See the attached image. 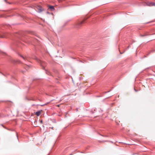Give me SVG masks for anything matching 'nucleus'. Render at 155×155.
Masks as SVG:
<instances>
[{"label": "nucleus", "instance_id": "obj_1", "mask_svg": "<svg viewBox=\"0 0 155 155\" xmlns=\"http://www.w3.org/2000/svg\"><path fill=\"white\" fill-rule=\"evenodd\" d=\"M145 5L150 6H155V3L151 2H147L145 3Z\"/></svg>", "mask_w": 155, "mask_h": 155}, {"label": "nucleus", "instance_id": "obj_2", "mask_svg": "<svg viewBox=\"0 0 155 155\" xmlns=\"http://www.w3.org/2000/svg\"><path fill=\"white\" fill-rule=\"evenodd\" d=\"M7 35H8V34L6 33H4L3 34H0V38H6L7 37Z\"/></svg>", "mask_w": 155, "mask_h": 155}, {"label": "nucleus", "instance_id": "obj_3", "mask_svg": "<svg viewBox=\"0 0 155 155\" xmlns=\"http://www.w3.org/2000/svg\"><path fill=\"white\" fill-rule=\"evenodd\" d=\"M48 9L51 11H54L55 10L54 6H49Z\"/></svg>", "mask_w": 155, "mask_h": 155}, {"label": "nucleus", "instance_id": "obj_4", "mask_svg": "<svg viewBox=\"0 0 155 155\" xmlns=\"http://www.w3.org/2000/svg\"><path fill=\"white\" fill-rule=\"evenodd\" d=\"M84 21H81L79 22L77 26H77V27L78 28H79V27H80L81 26V25L82 24H83L84 23Z\"/></svg>", "mask_w": 155, "mask_h": 155}, {"label": "nucleus", "instance_id": "obj_5", "mask_svg": "<svg viewBox=\"0 0 155 155\" xmlns=\"http://www.w3.org/2000/svg\"><path fill=\"white\" fill-rule=\"evenodd\" d=\"M41 114V111H38L36 112L35 114L38 116H39Z\"/></svg>", "mask_w": 155, "mask_h": 155}, {"label": "nucleus", "instance_id": "obj_6", "mask_svg": "<svg viewBox=\"0 0 155 155\" xmlns=\"http://www.w3.org/2000/svg\"><path fill=\"white\" fill-rule=\"evenodd\" d=\"M40 62L41 63V65L43 67V66L45 65V62L44 61H40Z\"/></svg>", "mask_w": 155, "mask_h": 155}, {"label": "nucleus", "instance_id": "obj_7", "mask_svg": "<svg viewBox=\"0 0 155 155\" xmlns=\"http://www.w3.org/2000/svg\"><path fill=\"white\" fill-rule=\"evenodd\" d=\"M42 11L43 10H42V9L41 8V7H40L38 9V12H42Z\"/></svg>", "mask_w": 155, "mask_h": 155}, {"label": "nucleus", "instance_id": "obj_8", "mask_svg": "<svg viewBox=\"0 0 155 155\" xmlns=\"http://www.w3.org/2000/svg\"><path fill=\"white\" fill-rule=\"evenodd\" d=\"M21 56L22 58L24 60H27V58L25 57L22 56L21 55Z\"/></svg>", "mask_w": 155, "mask_h": 155}, {"label": "nucleus", "instance_id": "obj_9", "mask_svg": "<svg viewBox=\"0 0 155 155\" xmlns=\"http://www.w3.org/2000/svg\"><path fill=\"white\" fill-rule=\"evenodd\" d=\"M46 73L49 75H51V74L50 72L48 71H46Z\"/></svg>", "mask_w": 155, "mask_h": 155}, {"label": "nucleus", "instance_id": "obj_10", "mask_svg": "<svg viewBox=\"0 0 155 155\" xmlns=\"http://www.w3.org/2000/svg\"><path fill=\"white\" fill-rule=\"evenodd\" d=\"M147 34H145L143 35H141V36H147Z\"/></svg>", "mask_w": 155, "mask_h": 155}, {"label": "nucleus", "instance_id": "obj_11", "mask_svg": "<svg viewBox=\"0 0 155 155\" xmlns=\"http://www.w3.org/2000/svg\"><path fill=\"white\" fill-rule=\"evenodd\" d=\"M62 1H66V0H59V2H61Z\"/></svg>", "mask_w": 155, "mask_h": 155}, {"label": "nucleus", "instance_id": "obj_12", "mask_svg": "<svg viewBox=\"0 0 155 155\" xmlns=\"http://www.w3.org/2000/svg\"><path fill=\"white\" fill-rule=\"evenodd\" d=\"M28 67H29V66H27V67L26 68H25L26 70H27Z\"/></svg>", "mask_w": 155, "mask_h": 155}, {"label": "nucleus", "instance_id": "obj_13", "mask_svg": "<svg viewBox=\"0 0 155 155\" xmlns=\"http://www.w3.org/2000/svg\"><path fill=\"white\" fill-rule=\"evenodd\" d=\"M134 90L135 91H136V92H137V90L135 88H134Z\"/></svg>", "mask_w": 155, "mask_h": 155}, {"label": "nucleus", "instance_id": "obj_14", "mask_svg": "<svg viewBox=\"0 0 155 155\" xmlns=\"http://www.w3.org/2000/svg\"><path fill=\"white\" fill-rule=\"evenodd\" d=\"M42 122H43V121H42V120H41L40 121V123H42Z\"/></svg>", "mask_w": 155, "mask_h": 155}, {"label": "nucleus", "instance_id": "obj_15", "mask_svg": "<svg viewBox=\"0 0 155 155\" xmlns=\"http://www.w3.org/2000/svg\"><path fill=\"white\" fill-rule=\"evenodd\" d=\"M1 125L5 128V127L3 126L2 124H1Z\"/></svg>", "mask_w": 155, "mask_h": 155}, {"label": "nucleus", "instance_id": "obj_16", "mask_svg": "<svg viewBox=\"0 0 155 155\" xmlns=\"http://www.w3.org/2000/svg\"><path fill=\"white\" fill-rule=\"evenodd\" d=\"M130 47V46H128L127 47V49H128Z\"/></svg>", "mask_w": 155, "mask_h": 155}, {"label": "nucleus", "instance_id": "obj_17", "mask_svg": "<svg viewBox=\"0 0 155 155\" xmlns=\"http://www.w3.org/2000/svg\"><path fill=\"white\" fill-rule=\"evenodd\" d=\"M69 155H72V154L71 153V154H70Z\"/></svg>", "mask_w": 155, "mask_h": 155}, {"label": "nucleus", "instance_id": "obj_18", "mask_svg": "<svg viewBox=\"0 0 155 155\" xmlns=\"http://www.w3.org/2000/svg\"><path fill=\"white\" fill-rule=\"evenodd\" d=\"M57 106H58V107H59V105H57Z\"/></svg>", "mask_w": 155, "mask_h": 155}, {"label": "nucleus", "instance_id": "obj_19", "mask_svg": "<svg viewBox=\"0 0 155 155\" xmlns=\"http://www.w3.org/2000/svg\"><path fill=\"white\" fill-rule=\"evenodd\" d=\"M120 53L121 54H122V53H121V52H120Z\"/></svg>", "mask_w": 155, "mask_h": 155}, {"label": "nucleus", "instance_id": "obj_20", "mask_svg": "<svg viewBox=\"0 0 155 155\" xmlns=\"http://www.w3.org/2000/svg\"><path fill=\"white\" fill-rule=\"evenodd\" d=\"M53 127H52L51 128V129H53Z\"/></svg>", "mask_w": 155, "mask_h": 155}]
</instances>
